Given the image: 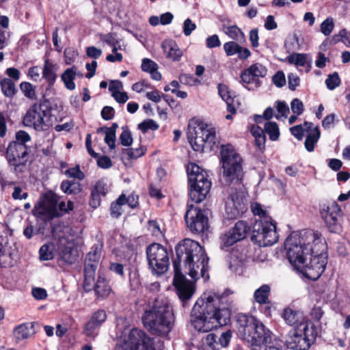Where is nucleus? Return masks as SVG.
Here are the masks:
<instances>
[{
    "instance_id": "obj_1",
    "label": "nucleus",
    "mask_w": 350,
    "mask_h": 350,
    "mask_svg": "<svg viewBox=\"0 0 350 350\" xmlns=\"http://www.w3.org/2000/svg\"><path fill=\"white\" fill-rule=\"evenodd\" d=\"M176 258L173 261L174 277L173 284L179 299L185 306L195 291L193 282L186 279L180 269V262H184L185 273L196 280L200 277L209 278L208 258L200 245L193 240L185 239L176 247Z\"/></svg>"
},
{
    "instance_id": "obj_2",
    "label": "nucleus",
    "mask_w": 350,
    "mask_h": 350,
    "mask_svg": "<svg viewBox=\"0 0 350 350\" xmlns=\"http://www.w3.org/2000/svg\"><path fill=\"white\" fill-rule=\"evenodd\" d=\"M223 183L229 186L226 201L225 214L228 219H234L245 210L242 180L244 172L242 159L231 146H223L221 149Z\"/></svg>"
},
{
    "instance_id": "obj_3",
    "label": "nucleus",
    "mask_w": 350,
    "mask_h": 350,
    "mask_svg": "<svg viewBox=\"0 0 350 350\" xmlns=\"http://www.w3.org/2000/svg\"><path fill=\"white\" fill-rule=\"evenodd\" d=\"M225 294L208 291L196 301L191 316V322L198 332H208L217 326L226 325L230 320L227 310L221 308Z\"/></svg>"
},
{
    "instance_id": "obj_4",
    "label": "nucleus",
    "mask_w": 350,
    "mask_h": 350,
    "mask_svg": "<svg viewBox=\"0 0 350 350\" xmlns=\"http://www.w3.org/2000/svg\"><path fill=\"white\" fill-rule=\"evenodd\" d=\"M285 247L289 262L297 269L308 260V256L318 254L320 247L325 249V245L316 233L308 231L292 233L286 240Z\"/></svg>"
},
{
    "instance_id": "obj_5",
    "label": "nucleus",
    "mask_w": 350,
    "mask_h": 350,
    "mask_svg": "<svg viewBox=\"0 0 350 350\" xmlns=\"http://www.w3.org/2000/svg\"><path fill=\"white\" fill-rule=\"evenodd\" d=\"M142 321L152 334L167 335L172 328L174 322L172 309L167 301L156 299L151 309L145 311Z\"/></svg>"
},
{
    "instance_id": "obj_6",
    "label": "nucleus",
    "mask_w": 350,
    "mask_h": 350,
    "mask_svg": "<svg viewBox=\"0 0 350 350\" xmlns=\"http://www.w3.org/2000/svg\"><path fill=\"white\" fill-rule=\"evenodd\" d=\"M187 135L196 152H210L217 142L215 128L196 118L189 120Z\"/></svg>"
},
{
    "instance_id": "obj_7",
    "label": "nucleus",
    "mask_w": 350,
    "mask_h": 350,
    "mask_svg": "<svg viewBox=\"0 0 350 350\" xmlns=\"http://www.w3.org/2000/svg\"><path fill=\"white\" fill-rule=\"evenodd\" d=\"M237 323L239 336L254 347L267 343L271 338L270 331L253 316L239 314Z\"/></svg>"
},
{
    "instance_id": "obj_8",
    "label": "nucleus",
    "mask_w": 350,
    "mask_h": 350,
    "mask_svg": "<svg viewBox=\"0 0 350 350\" xmlns=\"http://www.w3.org/2000/svg\"><path fill=\"white\" fill-rule=\"evenodd\" d=\"M187 172L190 198L193 202L200 203L206 198L211 187L208 175L204 169L193 163L187 165Z\"/></svg>"
},
{
    "instance_id": "obj_9",
    "label": "nucleus",
    "mask_w": 350,
    "mask_h": 350,
    "mask_svg": "<svg viewBox=\"0 0 350 350\" xmlns=\"http://www.w3.org/2000/svg\"><path fill=\"white\" fill-rule=\"evenodd\" d=\"M316 335L317 332L312 323H301L288 332L286 343L291 349L307 350Z\"/></svg>"
},
{
    "instance_id": "obj_10",
    "label": "nucleus",
    "mask_w": 350,
    "mask_h": 350,
    "mask_svg": "<svg viewBox=\"0 0 350 350\" xmlns=\"http://www.w3.org/2000/svg\"><path fill=\"white\" fill-rule=\"evenodd\" d=\"M53 236L57 239L56 246L59 258L68 264H72L76 260L73 252V236L69 226L58 224L53 228Z\"/></svg>"
},
{
    "instance_id": "obj_11",
    "label": "nucleus",
    "mask_w": 350,
    "mask_h": 350,
    "mask_svg": "<svg viewBox=\"0 0 350 350\" xmlns=\"http://www.w3.org/2000/svg\"><path fill=\"white\" fill-rule=\"evenodd\" d=\"M25 126L38 131H46L52 126L51 111L41 104H33L23 117Z\"/></svg>"
},
{
    "instance_id": "obj_12",
    "label": "nucleus",
    "mask_w": 350,
    "mask_h": 350,
    "mask_svg": "<svg viewBox=\"0 0 350 350\" xmlns=\"http://www.w3.org/2000/svg\"><path fill=\"white\" fill-rule=\"evenodd\" d=\"M252 239L260 246L266 247L275 243L278 239L275 223L272 220H257L253 226Z\"/></svg>"
},
{
    "instance_id": "obj_13",
    "label": "nucleus",
    "mask_w": 350,
    "mask_h": 350,
    "mask_svg": "<svg viewBox=\"0 0 350 350\" xmlns=\"http://www.w3.org/2000/svg\"><path fill=\"white\" fill-rule=\"evenodd\" d=\"M149 267L154 274L164 273L170 265L167 250L159 243L151 244L146 250Z\"/></svg>"
},
{
    "instance_id": "obj_14",
    "label": "nucleus",
    "mask_w": 350,
    "mask_h": 350,
    "mask_svg": "<svg viewBox=\"0 0 350 350\" xmlns=\"http://www.w3.org/2000/svg\"><path fill=\"white\" fill-rule=\"evenodd\" d=\"M58 196L53 193L43 195L40 200L35 204L32 210L33 215L44 221L59 217L57 212Z\"/></svg>"
},
{
    "instance_id": "obj_15",
    "label": "nucleus",
    "mask_w": 350,
    "mask_h": 350,
    "mask_svg": "<svg viewBox=\"0 0 350 350\" xmlns=\"http://www.w3.org/2000/svg\"><path fill=\"white\" fill-rule=\"evenodd\" d=\"M6 158L9 165L16 174L24 172L28 161L27 147L21 144L10 143L6 150Z\"/></svg>"
},
{
    "instance_id": "obj_16",
    "label": "nucleus",
    "mask_w": 350,
    "mask_h": 350,
    "mask_svg": "<svg viewBox=\"0 0 350 350\" xmlns=\"http://www.w3.org/2000/svg\"><path fill=\"white\" fill-rule=\"evenodd\" d=\"M320 252L310 256L309 262L305 261L297 269L304 276L312 280H317L325 270L327 260L323 254L325 249L319 248Z\"/></svg>"
},
{
    "instance_id": "obj_17",
    "label": "nucleus",
    "mask_w": 350,
    "mask_h": 350,
    "mask_svg": "<svg viewBox=\"0 0 350 350\" xmlns=\"http://www.w3.org/2000/svg\"><path fill=\"white\" fill-rule=\"evenodd\" d=\"M319 212L330 232H337L340 230L341 210L336 202L321 203Z\"/></svg>"
},
{
    "instance_id": "obj_18",
    "label": "nucleus",
    "mask_w": 350,
    "mask_h": 350,
    "mask_svg": "<svg viewBox=\"0 0 350 350\" xmlns=\"http://www.w3.org/2000/svg\"><path fill=\"white\" fill-rule=\"evenodd\" d=\"M185 221L189 228L195 232H204L208 229V218L203 212L191 206L185 214Z\"/></svg>"
},
{
    "instance_id": "obj_19",
    "label": "nucleus",
    "mask_w": 350,
    "mask_h": 350,
    "mask_svg": "<svg viewBox=\"0 0 350 350\" xmlns=\"http://www.w3.org/2000/svg\"><path fill=\"white\" fill-rule=\"evenodd\" d=\"M250 230V227L245 221H237L233 228L221 237L222 245L228 247L243 239Z\"/></svg>"
},
{
    "instance_id": "obj_20",
    "label": "nucleus",
    "mask_w": 350,
    "mask_h": 350,
    "mask_svg": "<svg viewBox=\"0 0 350 350\" xmlns=\"http://www.w3.org/2000/svg\"><path fill=\"white\" fill-rule=\"evenodd\" d=\"M161 47L166 57L172 61H179L183 56V51L178 47L177 43L173 40L163 41Z\"/></svg>"
},
{
    "instance_id": "obj_21",
    "label": "nucleus",
    "mask_w": 350,
    "mask_h": 350,
    "mask_svg": "<svg viewBox=\"0 0 350 350\" xmlns=\"http://www.w3.org/2000/svg\"><path fill=\"white\" fill-rule=\"evenodd\" d=\"M144 332L138 329H132L125 338L124 344L130 350H139Z\"/></svg>"
},
{
    "instance_id": "obj_22",
    "label": "nucleus",
    "mask_w": 350,
    "mask_h": 350,
    "mask_svg": "<svg viewBox=\"0 0 350 350\" xmlns=\"http://www.w3.org/2000/svg\"><path fill=\"white\" fill-rule=\"evenodd\" d=\"M218 91L220 96L226 101L228 111L232 113H236V103L234 93L231 92L228 86L219 84Z\"/></svg>"
},
{
    "instance_id": "obj_23",
    "label": "nucleus",
    "mask_w": 350,
    "mask_h": 350,
    "mask_svg": "<svg viewBox=\"0 0 350 350\" xmlns=\"http://www.w3.org/2000/svg\"><path fill=\"white\" fill-rule=\"evenodd\" d=\"M33 333V324L29 323L21 324L13 330V335L16 342L28 338Z\"/></svg>"
},
{
    "instance_id": "obj_24",
    "label": "nucleus",
    "mask_w": 350,
    "mask_h": 350,
    "mask_svg": "<svg viewBox=\"0 0 350 350\" xmlns=\"http://www.w3.org/2000/svg\"><path fill=\"white\" fill-rule=\"evenodd\" d=\"M283 318L288 325L293 326V327H295L301 323H309L308 321H304L301 312L294 311L291 308H286L284 310Z\"/></svg>"
},
{
    "instance_id": "obj_25",
    "label": "nucleus",
    "mask_w": 350,
    "mask_h": 350,
    "mask_svg": "<svg viewBox=\"0 0 350 350\" xmlns=\"http://www.w3.org/2000/svg\"><path fill=\"white\" fill-rule=\"evenodd\" d=\"M320 135L319 127L312 125V128L306 133V139L304 142L305 148L308 152L314 150V145L319 141Z\"/></svg>"
},
{
    "instance_id": "obj_26",
    "label": "nucleus",
    "mask_w": 350,
    "mask_h": 350,
    "mask_svg": "<svg viewBox=\"0 0 350 350\" xmlns=\"http://www.w3.org/2000/svg\"><path fill=\"white\" fill-rule=\"evenodd\" d=\"M100 255L101 248L100 247L97 246L92 251H90L86 256L84 269H91L96 271Z\"/></svg>"
},
{
    "instance_id": "obj_27",
    "label": "nucleus",
    "mask_w": 350,
    "mask_h": 350,
    "mask_svg": "<svg viewBox=\"0 0 350 350\" xmlns=\"http://www.w3.org/2000/svg\"><path fill=\"white\" fill-rule=\"evenodd\" d=\"M57 66L51 62L49 59H46L42 70V77L45 79L50 85H53L56 80Z\"/></svg>"
},
{
    "instance_id": "obj_28",
    "label": "nucleus",
    "mask_w": 350,
    "mask_h": 350,
    "mask_svg": "<svg viewBox=\"0 0 350 350\" xmlns=\"http://www.w3.org/2000/svg\"><path fill=\"white\" fill-rule=\"evenodd\" d=\"M251 133L255 138V145L260 152H262L265 149L266 137L265 135V129H262L258 126L254 125L251 128Z\"/></svg>"
},
{
    "instance_id": "obj_29",
    "label": "nucleus",
    "mask_w": 350,
    "mask_h": 350,
    "mask_svg": "<svg viewBox=\"0 0 350 350\" xmlns=\"http://www.w3.org/2000/svg\"><path fill=\"white\" fill-rule=\"evenodd\" d=\"M111 292V286L106 279L102 276H98L95 285L96 295L101 298H105L109 295Z\"/></svg>"
},
{
    "instance_id": "obj_30",
    "label": "nucleus",
    "mask_w": 350,
    "mask_h": 350,
    "mask_svg": "<svg viewBox=\"0 0 350 350\" xmlns=\"http://www.w3.org/2000/svg\"><path fill=\"white\" fill-rule=\"evenodd\" d=\"M77 75V68L72 67L67 68L62 75L61 78L63 81L66 88L70 90H73L75 88V84L73 82Z\"/></svg>"
},
{
    "instance_id": "obj_31",
    "label": "nucleus",
    "mask_w": 350,
    "mask_h": 350,
    "mask_svg": "<svg viewBox=\"0 0 350 350\" xmlns=\"http://www.w3.org/2000/svg\"><path fill=\"white\" fill-rule=\"evenodd\" d=\"M1 91L3 94L8 98H12L16 93L17 90L14 82L8 78L3 79L0 81Z\"/></svg>"
},
{
    "instance_id": "obj_32",
    "label": "nucleus",
    "mask_w": 350,
    "mask_h": 350,
    "mask_svg": "<svg viewBox=\"0 0 350 350\" xmlns=\"http://www.w3.org/2000/svg\"><path fill=\"white\" fill-rule=\"evenodd\" d=\"M312 123L305 122L304 124L293 126L290 129L291 134L298 140H301L308 131L312 128Z\"/></svg>"
},
{
    "instance_id": "obj_33",
    "label": "nucleus",
    "mask_w": 350,
    "mask_h": 350,
    "mask_svg": "<svg viewBox=\"0 0 350 350\" xmlns=\"http://www.w3.org/2000/svg\"><path fill=\"white\" fill-rule=\"evenodd\" d=\"M61 189L67 194H77L81 192V184L72 180H64L61 183Z\"/></svg>"
},
{
    "instance_id": "obj_34",
    "label": "nucleus",
    "mask_w": 350,
    "mask_h": 350,
    "mask_svg": "<svg viewBox=\"0 0 350 350\" xmlns=\"http://www.w3.org/2000/svg\"><path fill=\"white\" fill-rule=\"evenodd\" d=\"M224 33L230 38L238 42L245 40V36L243 31L236 25L224 27Z\"/></svg>"
},
{
    "instance_id": "obj_35",
    "label": "nucleus",
    "mask_w": 350,
    "mask_h": 350,
    "mask_svg": "<svg viewBox=\"0 0 350 350\" xmlns=\"http://www.w3.org/2000/svg\"><path fill=\"white\" fill-rule=\"evenodd\" d=\"M96 271L94 269H84V284L83 288L85 291H95L94 276Z\"/></svg>"
},
{
    "instance_id": "obj_36",
    "label": "nucleus",
    "mask_w": 350,
    "mask_h": 350,
    "mask_svg": "<svg viewBox=\"0 0 350 350\" xmlns=\"http://www.w3.org/2000/svg\"><path fill=\"white\" fill-rule=\"evenodd\" d=\"M270 293V287L264 284L258 288L254 293V299L256 302L262 304L268 302V297Z\"/></svg>"
},
{
    "instance_id": "obj_37",
    "label": "nucleus",
    "mask_w": 350,
    "mask_h": 350,
    "mask_svg": "<svg viewBox=\"0 0 350 350\" xmlns=\"http://www.w3.org/2000/svg\"><path fill=\"white\" fill-rule=\"evenodd\" d=\"M126 204V196L121 195L116 202L111 203V215L112 217L118 218L122 214V206Z\"/></svg>"
},
{
    "instance_id": "obj_38",
    "label": "nucleus",
    "mask_w": 350,
    "mask_h": 350,
    "mask_svg": "<svg viewBox=\"0 0 350 350\" xmlns=\"http://www.w3.org/2000/svg\"><path fill=\"white\" fill-rule=\"evenodd\" d=\"M19 88L26 98L31 100L36 99V86L29 82H22Z\"/></svg>"
},
{
    "instance_id": "obj_39",
    "label": "nucleus",
    "mask_w": 350,
    "mask_h": 350,
    "mask_svg": "<svg viewBox=\"0 0 350 350\" xmlns=\"http://www.w3.org/2000/svg\"><path fill=\"white\" fill-rule=\"evenodd\" d=\"M265 131L269 135L271 140L275 141L280 136V131L277 123L267 122L265 124Z\"/></svg>"
},
{
    "instance_id": "obj_40",
    "label": "nucleus",
    "mask_w": 350,
    "mask_h": 350,
    "mask_svg": "<svg viewBox=\"0 0 350 350\" xmlns=\"http://www.w3.org/2000/svg\"><path fill=\"white\" fill-rule=\"evenodd\" d=\"M325 83L327 89L329 90H334L339 87L341 83V80L338 73L334 72L332 74L328 75Z\"/></svg>"
},
{
    "instance_id": "obj_41",
    "label": "nucleus",
    "mask_w": 350,
    "mask_h": 350,
    "mask_svg": "<svg viewBox=\"0 0 350 350\" xmlns=\"http://www.w3.org/2000/svg\"><path fill=\"white\" fill-rule=\"evenodd\" d=\"M53 247L54 246L51 244H45L42 245L39 251L40 258L42 260H51L53 256Z\"/></svg>"
},
{
    "instance_id": "obj_42",
    "label": "nucleus",
    "mask_w": 350,
    "mask_h": 350,
    "mask_svg": "<svg viewBox=\"0 0 350 350\" xmlns=\"http://www.w3.org/2000/svg\"><path fill=\"white\" fill-rule=\"evenodd\" d=\"M288 61L297 66H305L307 64V56L306 54L296 53L289 55Z\"/></svg>"
},
{
    "instance_id": "obj_43",
    "label": "nucleus",
    "mask_w": 350,
    "mask_h": 350,
    "mask_svg": "<svg viewBox=\"0 0 350 350\" xmlns=\"http://www.w3.org/2000/svg\"><path fill=\"white\" fill-rule=\"evenodd\" d=\"M334 28V19L332 17L327 18L322 22L320 26L321 32L325 36H329Z\"/></svg>"
},
{
    "instance_id": "obj_44",
    "label": "nucleus",
    "mask_w": 350,
    "mask_h": 350,
    "mask_svg": "<svg viewBox=\"0 0 350 350\" xmlns=\"http://www.w3.org/2000/svg\"><path fill=\"white\" fill-rule=\"evenodd\" d=\"M74 208V204L71 201H68L67 204L64 201H59V198L58 197V202L57 205V212L59 215V217H62L64 214L68 213Z\"/></svg>"
},
{
    "instance_id": "obj_45",
    "label": "nucleus",
    "mask_w": 350,
    "mask_h": 350,
    "mask_svg": "<svg viewBox=\"0 0 350 350\" xmlns=\"http://www.w3.org/2000/svg\"><path fill=\"white\" fill-rule=\"evenodd\" d=\"M248 68L252 72V75L256 77V78L264 77L266 76L267 72V70L265 66L259 63L254 64Z\"/></svg>"
},
{
    "instance_id": "obj_46",
    "label": "nucleus",
    "mask_w": 350,
    "mask_h": 350,
    "mask_svg": "<svg viewBox=\"0 0 350 350\" xmlns=\"http://www.w3.org/2000/svg\"><path fill=\"white\" fill-rule=\"evenodd\" d=\"M348 32L345 29H341L337 35H334L332 38L333 44L338 42H342L346 45H350V38Z\"/></svg>"
},
{
    "instance_id": "obj_47",
    "label": "nucleus",
    "mask_w": 350,
    "mask_h": 350,
    "mask_svg": "<svg viewBox=\"0 0 350 350\" xmlns=\"http://www.w3.org/2000/svg\"><path fill=\"white\" fill-rule=\"evenodd\" d=\"M251 208L254 215H258L260 217L259 220L271 219V218L267 215L266 211L262 209L260 204H252Z\"/></svg>"
},
{
    "instance_id": "obj_48",
    "label": "nucleus",
    "mask_w": 350,
    "mask_h": 350,
    "mask_svg": "<svg viewBox=\"0 0 350 350\" xmlns=\"http://www.w3.org/2000/svg\"><path fill=\"white\" fill-rule=\"evenodd\" d=\"M65 174L69 178H75L80 180L85 178V175L79 165L68 169L66 170Z\"/></svg>"
},
{
    "instance_id": "obj_49",
    "label": "nucleus",
    "mask_w": 350,
    "mask_h": 350,
    "mask_svg": "<svg viewBox=\"0 0 350 350\" xmlns=\"http://www.w3.org/2000/svg\"><path fill=\"white\" fill-rule=\"evenodd\" d=\"M224 49L228 56H232L237 54L240 45L235 42H228L224 44Z\"/></svg>"
},
{
    "instance_id": "obj_50",
    "label": "nucleus",
    "mask_w": 350,
    "mask_h": 350,
    "mask_svg": "<svg viewBox=\"0 0 350 350\" xmlns=\"http://www.w3.org/2000/svg\"><path fill=\"white\" fill-rule=\"evenodd\" d=\"M122 132L120 136L121 144L123 146H129L133 142V138L130 131L126 127H122Z\"/></svg>"
},
{
    "instance_id": "obj_51",
    "label": "nucleus",
    "mask_w": 350,
    "mask_h": 350,
    "mask_svg": "<svg viewBox=\"0 0 350 350\" xmlns=\"http://www.w3.org/2000/svg\"><path fill=\"white\" fill-rule=\"evenodd\" d=\"M179 81L181 83L187 85H195L200 83V81L194 77L187 74H182L179 76Z\"/></svg>"
},
{
    "instance_id": "obj_52",
    "label": "nucleus",
    "mask_w": 350,
    "mask_h": 350,
    "mask_svg": "<svg viewBox=\"0 0 350 350\" xmlns=\"http://www.w3.org/2000/svg\"><path fill=\"white\" fill-rule=\"evenodd\" d=\"M138 128L143 133H146L148 130H157L159 128L158 124L152 120H146L138 124Z\"/></svg>"
},
{
    "instance_id": "obj_53",
    "label": "nucleus",
    "mask_w": 350,
    "mask_h": 350,
    "mask_svg": "<svg viewBox=\"0 0 350 350\" xmlns=\"http://www.w3.org/2000/svg\"><path fill=\"white\" fill-rule=\"evenodd\" d=\"M139 347V350H155L152 340L145 333Z\"/></svg>"
},
{
    "instance_id": "obj_54",
    "label": "nucleus",
    "mask_w": 350,
    "mask_h": 350,
    "mask_svg": "<svg viewBox=\"0 0 350 350\" xmlns=\"http://www.w3.org/2000/svg\"><path fill=\"white\" fill-rule=\"evenodd\" d=\"M144 153H145V149L143 147H140V148H135V149L129 148V149H126L124 150V154H126L129 157V159H137V158L142 157V155H144Z\"/></svg>"
},
{
    "instance_id": "obj_55",
    "label": "nucleus",
    "mask_w": 350,
    "mask_h": 350,
    "mask_svg": "<svg viewBox=\"0 0 350 350\" xmlns=\"http://www.w3.org/2000/svg\"><path fill=\"white\" fill-rule=\"evenodd\" d=\"M92 190L95 193L104 196L108 191L107 184L103 180H98Z\"/></svg>"
},
{
    "instance_id": "obj_56",
    "label": "nucleus",
    "mask_w": 350,
    "mask_h": 350,
    "mask_svg": "<svg viewBox=\"0 0 350 350\" xmlns=\"http://www.w3.org/2000/svg\"><path fill=\"white\" fill-rule=\"evenodd\" d=\"M277 111L278 114L275 116L277 119H279L280 117H287V113L289 111L288 107L287 104L284 101H279L277 103Z\"/></svg>"
},
{
    "instance_id": "obj_57",
    "label": "nucleus",
    "mask_w": 350,
    "mask_h": 350,
    "mask_svg": "<svg viewBox=\"0 0 350 350\" xmlns=\"http://www.w3.org/2000/svg\"><path fill=\"white\" fill-rule=\"evenodd\" d=\"M256 81V78L252 75L249 68L245 70L241 75V81L243 84H250Z\"/></svg>"
},
{
    "instance_id": "obj_58",
    "label": "nucleus",
    "mask_w": 350,
    "mask_h": 350,
    "mask_svg": "<svg viewBox=\"0 0 350 350\" xmlns=\"http://www.w3.org/2000/svg\"><path fill=\"white\" fill-rule=\"evenodd\" d=\"M232 337V333L230 330L223 332L218 339V349L220 347H226L228 346L230 338Z\"/></svg>"
},
{
    "instance_id": "obj_59",
    "label": "nucleus",
    "mask_w": 350,
    "mask_h": 350,
    "mask_svg": "<svg viewBox=\"0 0 350 350\" xmlns=\"http://www.w3.org/2000/svg\"><path fill=\"white\" fill-rule=\"evenodd\" d=\"M216 338L217 336L215 334L210 333L206 336L204 343L212 349L217 350L218 344Z\"/></svg>"
},
{
    "instance_id": "obj_60",
    "label": "nucleus",
    "mask_w": 350,
    "mask_h": 350,
    "mask_svg": "<svg viewBox=\"0 0 350 350\" xmlns=\"http://www.w3.org/2000/svg\"><path fill=\"white\" fill-rule=\"evenodd\" d=\"M30 136L29 135L24 131H19L16 133V142H12L11 143H16V144H21L22 145H25V144L29 141H30Z\"/></svg>"
},
{
    "instance_id": "obj_61",
    "label": "nucleus",
    "mask_w": 350,
    "mask_h": 350,
    "mask_svg": "<svg viewBox=\"0 0 350 350\" xmlns=\"http://www.w3.org/2000/svg\"><path fill=\"white\" fill-rule=\"evenodd\" d=\"M291 110L297 115H301L304 111L303 103L298 98H294L291 103Z\"/></svg>"
},
{
    "instance_id": "obj_62",
    "label": "nucleus",
    "mask_w": 350,
    "mask_h": 350,
    "mask_svg": "<svg viewBox=\"0 0 350 350\" xmlns=\"http://www.w3.org/2000/svg\"><path fill=\"white\" fill-rule=\"evenodd\" d=\"M273 83L277 87H282L286 83V79L282 71H278L272 78Z\"/></svg>"
},
{
    "instance_id": "obj_63",
    "label": "nucleus",
    "mask_w": 350,
    "mask_h": 350,
    "mask_svg": "<svg viewBox=\"0 0 350 350\" xmlns=\"http://www.w3.org/2000/svg\"><path fill=\"white\" fill-rule=\"evenodd\" d=\"M157 68V65L155 62L150 59L145 58L142 60V69L143 71L150 72L153 70Z\"/></svg>"
},
{
    "instance_id": "obj_64",
    "label": "nucleus",
    "mask_w": 350,
    "mask_h": 350,
    "mask_svg": "<svg viewBox=\"0 0 350 350\" xmlns=\"http://www.w3.org/2000/svg\"><path fill=\"white\" fill-rule=\"evenodd\" d=\"M106 317L107 314L104 310H98L92 315L90 319L98 324V326H100L106 320Z\"/></svg>"
}]
</instances>
